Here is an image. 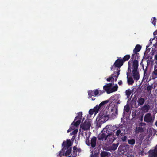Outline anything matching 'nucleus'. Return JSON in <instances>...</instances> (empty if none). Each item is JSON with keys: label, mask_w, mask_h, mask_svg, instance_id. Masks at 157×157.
<instances>
[{"label": "nucleus", "mask_w": 157, "mask_h": 157, "mask_svg": "<svg viewBox=\"0 0 157 157\" xmlns=\"http://www.w3.org/2000/svg\"><path fill=\"white\" fill-rule=\"evenodd\" d=\"M139 62L136 59L132 62V73L134 80L138 81L140 78V74L138 70Z\"/></svg>", "instance_id": "1"}, {"label": "nucleus", "mask_w": 157, "mask_h": 157, "mask_svg": "<svg viewBox=\"0 0 157 157\" xmlns=\"http://www.w3.org/2000/svg\"><path fill=\"white\" fill-rule=\"evenodd\" d=\"M79 151H79V152H80L81 151V150H79Z\"/></svg>", "instance_id": "57"}, {"label": "nucleus", "mask_w": 157, "mask_h": 157, "mask_svg": "<svg viewBox=\"0 0 157 157\" xmlns=\"http://www.w3.org/2000/svg\"><path fill=\"white\" fill-rule=\"evenodd\" d=\"M144 132V129L141 127H139L136 128L135 133H138L139 132L142 133Z\"/></svg>", "instance_id": "21"}, {"label": "nucleus", "mask_w": 157, "mask_h": 157, "mask_svg": "<svg viewBox=\"0 0 157 157\" xmlns=\"http://www.w3.org/2000/svg\"><path fill=\"white\" fill-rule=\"evenodd\" d=\"M127 83L128 85H132L134 83V80L132 77H128L127 75Z\"/></svg>", "instance_id": "18"}, {"label": "nucleus", "mask_w": 157, "mask_h": 157, "mask_svg": "<svg viewBox=\"0 0 157 157\" xmlns=\"http://www.w3.org/2000/svg\"><path fill=\"white\" fill-rule=\"evenodd\" d=\"M91 157H96V155H92L91 156Z\"/></svg>", "instance_id": "50"}, {"label": "nucleus", "mask_w": 157, "mask_h": 157, "mask_svg": "<svg viewBox=\"0 0 157 157\" xmlns=\"http://www.w3.org/2000/svg\"><path fill=\"white\" fill-rule=\"evenodd\" d=\"M128 143L130 145H133L135 143V140L134 139H130L128 140Z\"/></svg>", "instance_id": "28"}, {"label": "nucleus", "mask_w": 157, "mask_h": 157, "mask_svg": "<svg viewBox=\"0 0 157 157\" xmlns=\"http://www.w3.org/2000/svg\"><path fill=\"white\" fill-rule=\"evenodd\" d=\"M108 119V117L107 115H103L101 116L100 115L99 117H98L96 118V121H98L99 122H101V123H103L106 122Z\"/></svg>", "instance_id": "7"}, {"label": "nucleus", "mask_w": 157, "mask_h": 157, "mask_svg": "<svg viewBox=\"0 0 157 157\" xmlns=\"http://www.w3.org/2000/svg\"><path fill=\"white\" fill-rule=\"evenodd\" d=\"M86 144L88 146H90V142L89 140H86Z\"/></svg>", "instance_id": "42"}, {"label": "nucleus", "mask_w": 157, "mask_h": 157, "mask_svg": "<svg viewBox=\"0 0 157 157\" xmlns=\"http://www.w3.org/2000/svg\"><path fill=\"white\" fill-rule=\"evenodd\" d=\"M150 46V45H147L146 46V48H148V47H149Z\"/></svg>", "instance_id": "53"}, {"label": "nucleus", "mask_w": 157, "mask_h": 157, "mask_svg": "<svg viewBox=\"0 0 157 157\" xmlns=\"http://www.w3.org/2000/svg\"><path fill=\"white\" fill-rule=\"evenodd\" d=\"M150 41H151V39H150Z\"/></svg>", "instance_id": "59"}, {"label": "nucleus", "mask_w": 157, "mask_h": 157, "mask_svg": "<svg viewBox=\"0 0 157 157\" xmlns=\"http://www.w3.org/2000/svg\"><path fill=\"white\" fill-rule=\"evenodd\" d=\"M100 109H101L99 106L97 105L95 107H94L93 109L95 113H97L98 112Z\"/></svg>", "instance_id": "34"}, {"label": "nucleus", "mask_w": 157, "mask_h": 157, "mask_svg": "<svg viewBox=\"0 0 157 157\" xmlns=\"http://www.w3.org/2000/svg\"><path fill=\"white\" fill-rule=\"evenodd\" d=\"M84 134L86 136V140H89V137L90 136V134H88L86 132H85L84 133Z\"/></svg>", "instance_id": "37"}, {"label": "nucleus", "mask_w": 157, "mask_h": 157, "mask_svg": "<svg viewBox=\"0 0 157 157\" xmlns=\"http://www.w3.org/2000/svg\"><path fill=\"white\" fill-rule=\"evenodd\" d=\"M152 23L155 26L156 25V19L155 17H153L151 19Z\"/></svg>", "instance_id": "31"}, {"label": "nucleus", "mask_w": 157, "mask_h": 157, "mask_svg": "<svg viewBox=\"0 0 157 157\" xmlns=\"http://www.w3.org/2000/svg\"><path fill=\"white\" fill-rule=\"evenodd\" d=\"M118 145V143L113 144L109 147L108 150L110 151H111L112 150L115 151L117 148Z\"/></svg>", "instance_id": "14"}, {"label": "nucleus", "mask_w": 157, "mask_h": 157, "mask_svg": "<svg viewBox=\"0 0 157 157\" xmlns=\"http://www.w3.org/2000/svg\"><path fill=\"white\" fill-rule=\"evenodd\" d=\"M67 149V150L65 153L66 156L69 155L71 151V148L69 147L68 149Z\"/></svg>", "instance_id": "30"}, {"label": "nucleus", "mask_w": 157, "mask_h": 157, "mask_svg": "<svg viewBox=\"0 0 157 157\" xmlns=\"http://www.w3.org/2000/svg\"><path fill=\"white\" fill-rule=\"evenodd\" d=\"M103 89L104 90V91L105 90L106 91L107 94H109L110 93V90L111 88L108 87L107 86H106V85H104L103 86Z\"/></svg>", "instance_id": "27"}, {"label": "nucleus", "mask_w": 157, "mask_h": 157, "mask_svg": "<svg viewBox=\"0 0 157 157\" xmlns=\"http://www.w3.org/2000/svg\"><path fill=\"white\" fill-rule=\"evenodd\" d=\"M149 157H157V144L153 150H150L148 152Z\"/></svg>", "instance_id": "6"}, {"label": "nucleus", "mask_w": 157, "mask_h": 157, "mask_svg": "<svg viewBox=\"0 0 157 157\" xmlns=\"http://www.w3.org/2000/svg\"><path fill=\"white\" fill-rule=\"evenodd\" d=\"M91 126V123L89 119L86 120L83 124L80 125V128L85 130H87L90 129Z\"/></svg>", "instance_id": "5"}, {"label": "nucleus", "mask_w": 157, "mask_h": 157, "mask_svg": "<svg viewBox=\"0 0 157 157\" xmlns=\"http://www.w3.org/2000/svg\"><path fill=\"white\" fill-rule=\"evenodd\" d=\"M118 59L116 60L114 64L111 67V70H115L116 67H117V76L116 77V78L115 80V81H116L117 78L120 74V68L122 66L124 63L123 61L122 60L121 57H118Z\"/></svg>", "instance_id": "2"}, {"label": "nucleus", "mask_w": 157, "mask_h": 157, "mask_svg": "<svg viewBox=\"0 0 157 157\" xmlns=\"http://www.w3.org/2000/svg\"><path fill=\"white\" fill-rule=\"evenodd\" d=\"M82 112H79L78 114V116L75 117L74 121H75L77 119L81 120L82 117Z\"/></svg>", "instance_id": "20"}, {"label": "nucleus", "mask_w": 157, "mask_h": 157, "mask_svg": "<svg viewBox=\"0 0 157 157\" xmlns=\"http://www.w3.org/2000/svg\"><path fill=\"white\" fill-rule=\"evenodd\" d=\"M152 79L157 78V67L155 65L153 71L152 72Z\"/></svg>", "instance_id": "16"}, {"label": "nucleus", "mask_w": 157, "mask_h": 157, "mask_svg": "<svg viewBox=\"0 0 157 157\" xmlns=\"http://www.w3.org/2000/svg\"><path fill=\"white\" fill-rule=\"evenodd\" d=\"M143 116H142V117H141V118H142H142H143Z\"/></svg>", "instance_id": "54"}, {"label": "nucleus", "mask_w": 157, "mask_h": 157, "mask_svg": "<svg viewBox=\"0 0 157 157\" xmlns=\"http://www.w3.org/2000/svg\"><path fill=\"white\" fill-rule=\"evenodd\" d=\"M121 133V131L120 129L117 130L116 132V135L117 136H119L120 134Z\"/></svg>", "instance_id": "39"}, {"label": "nucleus", "mask_w": 157, "mask_h": 157, "mask_svg": "<svg viewBox=\"0 0 157 157\" xmlns=\"http://www.w3.org/2000/svg\"><path fill=\"white\" fill-rule=\"evenodd\" d=\"M150 41H151V39H150Z\"/></svg>", "instance_id": "58"}, {"label": "nucleus", "mask_w": 157, "mask_h": 157, "mask_svg": "<svg viewBox=\"0 0 157 157\" xmlns=\"http://www.w3.org/2000/svg\"><path fill=\"white\" fill-rule=\"evenodd\" d=\"M114 131L113 127L110 125H107L103 129V132H105L108 136L112 135Z\"/></svg>", "instance_id": "4"}, {"label": "nucleus", "mask_w": 157, "mask_h": 157, "mask_svg": "<svg viewBox=\"0 0 157 157\" xmlns=\"http://www.w3.org/2000/svg\"><path fill=\"white\" fill-rule=\"evenodd\" d=\"M81 120H78L76 122H75L74 121V125L76 127H77L78 126V125L80 124V123H81Z\"/></svg>", "instance_id": "35"}, {"label": "nucleus", "mask_w": 157, "mask_h": 157, "mask_svg": "<svg viewBox=\"0 0 157 157\" xmlns=\"http://www.w3.org/2000/svg\"><path fill=\"white\" fill-rule=\"evenodd\" d=\"M118 84L119 85H121L122 84V82L121 80H120L118 82Z\"/></svg>", "instance_id": "47"}, {"label": "nucleus", "mask_w": 157, "mask_h": 157, "mask_svg": "<svg viewBox=\"0 0 157 157\" xmlns=\"http://www.w3.org/2000/svg\"><path fill=\"white\" fill-rule=\"evenodd\" d=\"M78 132V130L77 129H75V130H74L72 132V133H73V134H74L75 135V134L76 133H77Z\"/></svg>", "instance_id": "44"}, {"label": "nucleus", "mask_w": 157, "mask_h": 157, "mask_svg": "<svg viewBox=\"0 0 157 157\" xmlns=\"http://www.w3.org/2000/svg\"><path fill=\"white\" fill-rule=\"evenodd\" d=\"M73 153H74L75 152V151L77 150V147L76 146H74L73 147Z\"/></svg>", "instance_id": "45"}, {"label": "nucleus", "mask_w": 157, "mask_h": 157, "mask_svg": "<svg viewBox=\"0 0 157 157\" xmlns=\"http://www.w3.org/2000/svg\"><path fill=\"white\" fill-rule=\"evenodd\" d=\"M97 139L95 136H93L91 139L90 144L91 147L92 148H95L96 146Z\"/></svg>", "instance_id": "12"}, {"label": "nucleus", "mask_w": 157, "mask_h": 157, "mask_svg": "<svg viewBox=\"0 0 157 157\" xmlns=\"http://www.w3.org/2000/svg\"><path fill=\"white\" fill-rule=\"evenodd\" d=\"M94 112H95L93 109H91L89 110V114L90 115H92Z\"/></svg>", "instance_id": "41"}, {"label": "nucleus", "mask_w": 157, "mask_h": 157, "mask_svg": "<svg viewBox=\"0 0 157 157\" xmlns=\"http://www.w3.org/2000/svg\"><path fill=\"white\" fill-rule=\"evenodd\" d=\"M109 154H110V153L108 152L101 151L100 155L101 157H105L107 156Z\"/></svg>", "instance_id": "19"}, {"label": "nucleus", "mask_w": 157, "mask_h": 157, "mask_svg": "<svg viewBox=\"0 0 157 157\" xmlns=\"http://www.w3.org/2000/svg\"><path fill=\"white\" fill-rule=\"evenodd\" d=\"M143 69L144 72L143 79V80H145V79L147 80L149 78V74L147 73V67L145 69H144V67L143 66Z\"/></svg>", "instance_id": "13"}, {"label": "nucleus", "mask_w": 157, "mask_h": 157, "mask_svg": "<svg viewBox=\"0 0 157 157\" xmlns=\"http://www.w3.org/2000/svg\"><path fill=\"white\" fill-rule=\"evenodd\" d=\"M71 130H70V129H68L67 131V133H69L70 132V131H71Z\"/></svg>", "instance_id": "51"}, {"label": "nucleus", "mask_w": 157, "mask_h": 157, "mask_svg": "<svg viewBox=\"0 0 157 157\" xmlns=\"http://www.w3.org/2000/svg\"><path fill=\"white\" fill-rule=\"evenodd\" d=\"M131 60H130L128 62V72H127V75H128V74L129 73H131V72H132V71H131V65L130 63V62Z\"/></svg>", "instance_id": "26"}, {"label": "nucleus", "mask_w": 157, "mask_h": 157, "mask_svg": "<svg viewBox=\"0 0 157 157\" xmlns=\"http://www.w3.org/2000/svg\"><path fill=\"white\" fill-rule=\"evenodd\" d=\"M130 56L129 55H126L122 59L123 62L128 60L130 58Z\"/></svg>", "instance_id": "24"}, {"label": "nucleus", "mask_w": 157, "mask_h": 157, "mask_svg": "<svg viewBox=\"0 0 157 157\" xmlns=\"http://www.w3.org/2000/svg\"><path fill=\"white\" fill-rule=\"evenodd\" d=\"M113 84V83H108V84H107L105 85L107 86L109 88H111V87Z\"/></svg>", "instance_id": "43"}, {"label": "nucleus", "mask_w": 157, "mask_h": 157, "mask_svg": "<svg viewBox=\"0 0 157 157\" xmlns=\"http://www.w3.org/2000/svg\"><path fill=\"white\" fill-rule=\"evenodd\" d=\"M142 63V61L140 64H141Z\"/></svg>", "instance_id": "55"}, {"label": "nucleus", "mask_w": 157, "mask_h": 157, "mask_svg": "<svg viewBox=\"0 0 157 157\" xmlns=\"http://www.w3.org/2000/svg\"><path fill=\"white\" fill-rule=\"evenodd\" d=\"M145 101V99L141 97L138 98L137 102L139 105L141 106L143 105Z\"/></svg>", "instance_id": "17"}, {"label": "nucleus", "mask_w": 157, "mask_h": 157, "mask_svg": "<svg viewBox=\"0 0 157 157\" xmlns=\"http://www.w3.org/2000/svg\"><path fill=\"white\" fill-rule=\"evenodd\" d=\"M108 102L109 101L107 100L103 101L99 104L98 106L101 109L103 107L104 105L108 103Z\"/></svg>", "instance_id": "25"}, {"label": "nucleus", "mask_w": 157, "mask_h": 157, "mask_svg": "<svg viewBox=\"0 0 157 157\" xmlns=\"http://www.w3.org/2000/svg\"><path fill=\"white\" fill-rule=\"evenodd\" d=\"M150 109V105L147 104L144 105L142 107L141 109L145 113L148 112Z\"/></svg>", "instance_id": "15"}, {"label": "nucleus", "mask_w": 157, "mask_h": 157, "mask_svg": "<svg viewBox=\"0 0 157 157\" xmlns=\"http://www.w3.org/2000/svg\"><path fill=\"white\" fill-rule=\"evenodd\" d=\"M79 151H79V152H80L81 151V150H79Z\"/></svg>", "instance_id": "56"}, {"label": "nucleus", "mask_w": 157, "mask_h": 157, "mask_svg": "<svg viewBox=\"0 0 157 157\" xmlns=\"http://www.w3.org/2000/svg\"><path fill=\"white\" fill-rule=\"evenodd\" d=\"M144 121L147 123H153L154 120L152 119L151 114L150 113H147L144 117Z\"/></svg>", "instance_id": "8"}, {"label": "nucleus", "mask_w": 157, "mask_h": 157, "mask_svg": "<svg viewBox=\"0 0 157 157\" xmlns=\"http://www.w3.org/2000/svg\"><path fill=\"white\" fill-rule=\"evenodd\" d=\"M126 95L127 96V98H128L132 93L131 90L128 89L125 91Z\"/></svg>", "instance_id": "29"}, {"label": "nucleus", "mask_w": 157, "mask_h": 157, "mask_svg": "<svg viewBox=\"0 0 157 157\" xmlns=\"http://www.w3.org/2000/svg\"><path fill=\"white\" fill-rule=\"evenodd\" d=\"M106 134L105 132H103V130L98 137V140L102 141H103L104 140H106L109 136Z\"/></svg>", "instance_id": "10"}, {"label": "nucleus", "mask_w": 157, "mask_h": 157, "mask_svg": "<svg viewBox=\"0 0 157 157\" xmlns=\"http://www.w3.org/2000/svg\"><path fill=\"white\" fill-rule=\"evenodd\" d=\"M155 59L157 60V54L155 55Z\"/></svg>", "instance_id": "49"}, {"label": "nucleus", "mask_w": 157, "mask_h": 157, "mask_svg": "<svg viewBox=\"0 0 157 157\" xmlns=\"http://www.w3.org/2000/svg\"><path fill=\"white\" fill-rule=\"evenodd\" d=\"M157 30H156L153 33V34L154 35H156L157 34Z\"/></svg>", "instance_id": "48"}, {"label": "nucleus", "mask_w": 157, "mask_h": 157, "mask_svg": "<svg viewBox=\"0 0 157 157\" xmlns=\"http://www.w3.org/2000/svg\"><path fill=\"white\" fill-rule=\"evenodd\" d=\"M74 121H73L71 125V126L70 127V130H73L74 129H75V126L74 125Z\"/></svg>", "instance_id": "36"}, {"label": "nucleus", "mask_w": 157, "mask_h": 157, "mask_svg": "<svg viewBox=\"0 0 157 157\" xmlns=\"http://www.w3.org/2000/svg\"><path fill=\"white\" fill-rule=\"evenodd\" d=\"M106 80L108 82H110V81H111V78L110 77L109 78H108L106 79Z\"/></svg>", "instance_id": "46"}, {"label": "nucleus", "mask_w": 157, "mask_h": 157, "mask_svg": "<svg viewBox=\"0 0 157 157\" xmlns=\"http://www.w3.org/2000/svg\"><path fill=\"white\" fill-rule=\"evenodd\" d=\"M155 125L157 127V121L155 122Z\"/></svg>", "instance_id": "52"}, {"label": "nucleus", "mask_w": 157, "mask_h": 157, "mask_svg": "<svg viewBox=\"0 0 157 157\" xmlns=\"http://www.w3.org/2000/svg\"><path fill=\"white\" fill-rule=\"evenodd\" d=\"M153 88V86L152 85H148L147 87V90L148 92H151V90Z\"/></svg>", "instance_id": "33"}, {"label": "nucleus", "mask_w": 157, "mask_h": 157, "mask_svg": "<svg viewBox=\"0 0 157 157\" xmlns=\"http://www.w3.org/2000/svg\"><path fill=\"white\" fill-rule=\"evenodd\" d=\"M105 92V91L99 90L98 89H94L93 90H89L87 91L88 94V98H91V100L94 101L95 98H92V96L98 97L102 94Z\"/></svg>", "instance_id": "3"}, {"label": "nucleus", "mask_w": 157, "mask_h": 157, "mask_svg": "<svg viewBox=\"0 0 157 157\" xmlns=\"http://www.w3.org/2000/svg\"><path fill=\"white\" fill-rule=\"evenodd\" d=\"M127 137L126 136H124V137H122L121 139L122 141L123 142H126Z\"/></svg>", "instance_id": "40"}, {"label": "nucleus", "mask_w": 157, "mask_h": 157, "mask_svg": "<svg viewBox=\"0 0 157 157\" xmlns=\"http://www.w3.org/2000/svg\"><path fill=\"white\" fill-rule=\"evenodd\" d=\"M114 109L115 110V113L117 114H118V106L117 105H115L114 107Z\"/></svg>", "instance_id": "38"}, {"label": "nucleus", "mask_w": 157, "mask_h": 157, "mask_svg": "<svg viewBox=\"0 0 157 157\" xmlns=\"http://www.w3.org/2000/svg\"><path fill=\"white\" fill-rule=\"evenodd\" d=\"M118 89V86L117 84H116L115 86H113L112 88L110 89V92L111 93L114 92H115Z\"/></svg>", "instance_id": "23"}, {"label": "nucleus", "mask_w": 157, "mask_h": 157, "mask_svg": "<svg viewBox=\"0 0 157 157\" xmlns=\"http://www.w3.org/2000/svg\"><path fill=\"white\" fill-rule=\"evenodd\" d=\"M124 110L127 113H128L130 110V107L129 106L127 105H126L124 107Z\"/></svg>", "instance_id": "32"}, {"label": "nucleus", "mask_w": 157, "mask_h": 157, "mask_svg": "<svg viewBox=\"0 0 157 157\" xmlns=\"http://www.w3.org/2000/svg\"><path fill=\"white\" fill-rule=\"evenodd\" d=\"M141 48V46L140 45L137 44L135 48L133 50V52L135 54H133L132 55L131 59H132V61L134 59V57L135 56V55L137 54V52L140 51Z\"/></svg>", "instance_id": "9"}, {"label": "nucleus", "mask_w": 157, "mask_h": 157, "mask_svg": "<svg viewBox=\"0 0 157 157\" xmlns=\"http://www.w3.org/2000/svg\"><path fill=\"white\" fill-rule=\"evenodd\" d=\"M117 72L114 71L113 74H112L111 75V76L110 77L111 79V82H113V81L114 80V77H115V80L117 76V75L116 73Z\"/></svg>", "instance_id": "22"}, {"label": "nucleus", "mask_w": 157, "mask_h": 157, "mask_svg": "<svg viewBox=\"0 0 157 157\" xmlns=\"http://www.w3.org/2000/svg\"><path fill=\"white\" fill-rule=\"evenodd\" d=\"M72 144L70 139H67L66 142L64 141L63 142L62 145L64 146V147H66L67 149H68L72 145Z\"/></svg>", "instance_id": "11"}]
</instances>
